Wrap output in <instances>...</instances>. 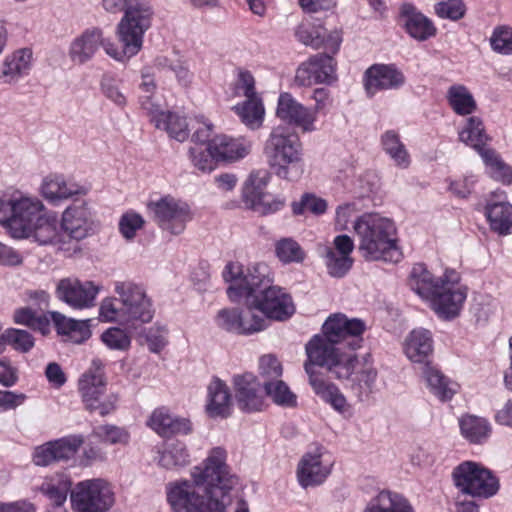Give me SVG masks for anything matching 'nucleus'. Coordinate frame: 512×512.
Instances as JSON below:
<instances>
[{
	"label": "nucleus",
	"mask_w": 512,
	"mask_h": 512,
	"mask_svg": "<svg viewBox=\"0 0 512 512\" xmlns=\"http://www.w3.org/2000/svg\"><path fill=\"white\" fill-rule=\"evenodd\" d=\"M276 116L282 121L299 128L302 133H311L317 129L315 111L298 102L288 92L279 95Z\"/></svg>",
	"instance_id": "obj_22"
},
{
	"label": "nucleus",
	"mask_w": 512,
	"mask_h": 512,
	"mask_svg": "<svg viewBox=\"0 0 512 512\" xmlns=\"http://www.w3.org/2000/svg\"><path fill=\"white\" fill-rule=\"evenodd\" d=\"M57 223L55 214L45 210L24 238L32 237L39 245H53L59 234Z\"/></svg>",
	"instance_id": "obj_43"
},
{
	"label": "nucleus",
	"mask_w": 512,
	"mask_h": 512,
	"mask_svg": "<svg viewBox=\"0 0 512 512\" xmlns=\"http://www.w3.org/2000/svg\"><path fill=\"white\" fill-rule=\"evenodd\" d=\"M6 346H11L14 350L21 353H27L34 347V338L26 330L10 328L4 331Z\"/></svg>",
	"instance_id": "obj_55"
},
{
	"label": "nucleus",
	"mask_w": 512,
	"mask_h": 512,
	"mask_svg": "<svg viewBox=\"0 0 512 512\" xmlns=\"http://www.w3.org/2000/svg\"><path fill=\"white\" fill-rule=\"evenodd\" d=\"M60 228L69 238L84 240L94 231V219L86 201L74 202L61 214Z\"/></svg>",
	"instance_id": "obj_20"
},
{
	"label": "nucleus",
	"mask_w": 512,
	"mask_h": 512,
	"mask_svg": "<svg viewBox=\"0 0 512 512\" xmlns=\"http://www.w3.org/2000/svg\"><path fill=\"white\" fill-rule=\"evenodd\" d=\"M263 387L266 395L278 406L294 408L297 406V396L289 386L280 378L273 381H264Z\"/></svg>",
	"instance_id": "obj_46"
},
{
	"label": "nucleus",
	"mask_w": 512,
	"mask_h": 512,
	"mask_svg": "<svg viewBox=\"0 0 512 512\" xmlns=\"http://www.w3.org/2000/svg\"><path fill=\"white\" fill-rule=\"evenodd\" d=\"M364 512H415V509L403 495L381 491L369 501Z\"/></svg>",
	"instance_id": "obj_36"
},
{
	"label": "nucleus",
	"mask_w": 512,
	"mask_h": 512,
	"mask_svg": "<svg viewBox=\"0 0 512 512\" xmlns=\"http://www.w3.org/2000/svg\"><path fill=\"white\" fill-rule=\"evenodd\" d=\"M405 82L403 73L393 65L375 64L365 72L364 87L368 96L389 89H398Z\"/></svg>",
	"instance_id": "obj_25"
},
{
	"label": "nucleus",
	"mask_w": 512,
	"mask_h": 512,
	"mask_svg": "<svg viewBox=\"0 0 512 512\" xmlns=\"http://www.w3.org/2000/svg\"><path fill=\"white\" fill-rule=\"evenodd\" d=\"M141 107L147 111L155 127L165 130L171 138L183 142L189 137L188 123L184 116L162 111L159 105L150 101V96L141 98Z\"/></svg>",
	"instance_id": "obj_23"
},
{
	"label": "nucleus",
	"mask_w": 512,
	"mask_h": 512,
	"mask_svg": "<svg viewBox=\"0 0 512 512\" xmlns=\"http://www.w3.org/2000/svg\"><path fill=\"white\" fill-rule=\"evenodd\" d=\"M352 375L354 376L351 379V390L360 401H363L373 391L377 371L369 364H361L356 358Z\"/></svg>",
	"instance_id": "obj_41"
},
{
	"label": "nucleus",
	"mask_w": 512,
	"mask_h": 512,
	"mask_svg": "<svg viewBox=\"0 0 512 512\" xmlns=\"http://www.w3.org/2000/svg\"><path fill=\"white\" fill-rule=\"evenodd\" d=\"M409 284L444 320L456 318L467 298V287L460 283V275L455 270H446L443 276L435 278L424 264L418 263L412 268Z\"/></svg>",
	"instance_id": "obj_3"
},
{
	"label": "nucleus",
	"mask_w": 512,
	"mask_h": 512,
	"mask_svg": "<svg viewBox=\"0 0 512 512\" xmlns=\"http://www.w3.org/2000/svg\"><path fill=\"white\" fill-rule=\"evenodd\" d=\"M147 424L160 436L188 435L192 432V424L189 419L175 417L163 407L152 412Z\"/></svg>",
	"instance_id": "obj_29"
},
{
	"label": "nucleus",
	"mask_w": 512,
	"mask_h": 512,
	"mask_svg": "<svg viewBox=\"0 0 512 512\" xmlns=\"http://www.w3.org/2000/svg\"><path fill=\"white\" fill-rule=\"evenodd\" d=\"M143 217L135 212H127L123 214L119 221V230L126 240H132L136 236V232L144 226Z\"/></svg>",
	"instance_id": "obj_62"
},
{
	"label": "nucleus",
	"mask_w": 512,
	"mask_h": 512,
	"mask_svg": "<svg viewBox=\"0 0 512 512\" xmlns=\"http://www.w3.org/2000/svg\"><path fill=\"white\" fill-rule=\"evenodd\" d=\"M277 258L284 264L301 263L306 254L299 243L293 238H282L275 244Z\"/></svg>",
	"instance_id": "obj_48"
},
{
	"label": "nucleus",
	"mask_w": 512,
	"mask_h": 512,
	"mask_svg": "<svg viewBox=\"0 0 512 512\" xmlns=\"http://www.w3.org/2000/svg\"><path fill=\"white\" fill-rule=\"evenodd\" d=\"M403 351L414 362L428 365V358L433 353V338L429 330L415 328L405 337Z\"/></svg>",
	"instance_id": "obj_28"
},
{
	"label": "nucleus",
	"mask_w": 512,
	"mask_h": 512,
	"mask_svg": "<svg viewBox=\"0 0 512 512\" xmlns=\"http://www.w3.org/2000/svg\"><path fill=\"white\" fill-rule=\"evenodd\" d=\"M100 292V286L92 281H80L78 278L66 277L56 285V297L76 310L91 308Z\"/></svg>",
	"instance_id": "obj_16"
},
{
	"label": "nucleus",
	"mask_w": 512,
	"mask_h": 512,
	"mask_svg": "<svg viewBox=\"0 0 512 512\" xmlns=\"http://www.w3.org/2000/svg\"><path fill=\"white\" fill-rule=\"evenodd\" d=\"M240 320L241 310L237 308L221 309L216 316V324L218 327L227 332L239 335L241 332L249 331L248 328H245L243 323H240Z\"/></svg>",
	"instance_id": "obj_52"
},
{
	"label": "nucleus",
	"mask_w": 512,
	"mask_h": 512,
	"mask_svg": "<svg viewBox=\"0 0 512 512\" xmlns=\"http://www.w3.org/2000/svg\"><path fill=\"white\" fill-rule=\"evenodd\" d=\"M99 317L103 322H119L125 325L122 304L118 305L116 298L107 297L102 300L99 307Z\"/></svg>",
	"instance_id": "obj_63"
},
{
	"label": "nucleus",
	"mask_w": 512,
	"mask_h": 512,
	"mask_svg": "<svg viewBox=\"0 0 512 512\" xmlns=\"http://www.w3.org/2000/svg\"><path fill=\"white\" fill-rule=\"evenodd\" d=\"M252 307H256L265 319L284 321L295 312L291 296L279 286L266 287L261 294L255 295L251 300Z\"/></svg>",
	"instance_id": "obj_17"
},
{
	"label": "nucleus",
	"mask_w": 512,
	"mask_h": 512,
	"mask_svg": "<svg viewBox=\"0 0 512 512\" xmlns=\"http://www.w3.org/2000/svg\"><path fill=\"white\" fill-rule=\"evenodd\" d=\"M72 482L68 475L64 473H55L46 476L41 484L38 486V490L53 504L54 506L63 505L66 500L68 493H71Z\"/></svg>",
	"instance_id": "obj_34"
},
{
	"label": "nucleus",
	"mask_w": 512,
	"mask_h": 512,
	"mask_svg": "<svg viewBox=\"0 0 512 512\" xmlns=\"http://www.w3.org/2000/svg\"><path fill=\"white\" fill-rule=\"evenodd\" d=\"M189 157L193 166L201 172H211L215 168L216 156L211 149V142L207 147L202 145L191 147Z\"/></svg>",
	"instance_id": "obj_54"
},
{
	"label": "nucleus",
	"mask_w": 512,
	"mask_h": 512,
	"mask_svg": "<svg viewBox=\"0 0 512 512\" xmlns=\"http://www.w3.org/2000/svg\"><path fill=\"white\" fill-rule=\"evenodd\" d=\"M400 15L404 20L406 32L415 40L425 41L436 34L433 22L419 12L411 3H403Z\"/></svg>",
	"instance_id": "obj_32"
},
{
	"label": "nucleus",
	"mask_w": 512,
	"mask_h": 512,
	"mask_svg": "<svg viewBox=\"0 0 512 512\" xmlns=\"http://www.w3.org/2000/svg\"><path fill=\"white\" fill-rule=\"evenodd\" d=\"M256 307H252L251 299H246V309L241 310V320L240 323L245 325V328H248L249 331L241 332L240 335H251L257 332L262 331L266 327V319L261 313V315L257 314Z\"/></svg>",
	"instance_id": "obj_57"
},
{
	"label": "nucleus",
	"mask_w": 512,
	"mask_h": 512,
	"mask_svg": "<svg viewBox=\"0 0 512 512\" xmlns=\"http://www.w3.org/2000/svg\"><path fill=\"white\" fill-rule=\"evenodd\" d=\"M211 149L216 160L235 162L251 152L252 142L245 137L217 135L211 141Z\"/></svg>",
	"instance_id": "obj_27"
},
{
	"label": "nucleus",
	"mask_w": 512,
	"mask_h": 512,
	"mask_svg": "<svg viewBox=\"0 0 512 512\" xmlns=\"http://www.w3.org/2000/svg\"><path fill=\"white\" fill-rule=\"evenodd\" d=\"M423 379L430 392L441 401L451 400L457 391L458 385L432 366H425Z\"/></svg>",
	"instance_id": "obj_39"
},
{
	"label": "nucleus",
	"mask_w": 512,
	"mask_h": 512,
	"mask_svg": "<svg viewBox=\"0 0 512 512\" xmlns=\"http://www.w3.org/2000/svg\"><path fill=\"white\" fill-rule=\"evenodd\" d=\"M481 158L493 179L506 185L512 183V168L502 160L494 149L483 151Z\"/></svg>",
	"instance_id": "obj_47"
},
{
	"label": "nucleus",
	"mask_w": 512,
	"mask_h": 512,
	"mask_svg": "<svg viewBox=\"0 0 512 512\" xmlns=\"http://www.w3.org/2000/svg\"><path fill=\"white\" fill-rule=\"evenodd\" d=\"M455 487L465 495L478 498H490L499 488V480L483 464L474 461H464L458 464L452 472Z\"/></svg>",
	"instance_id": "obj_11"
},
{
	"label": "nucleus",
	"mask_w": 512,
	"mask_h": 512,
	"mask_svg": "<svg viewBox=\"0 0 512 512\" xmlns=\"http://www.w3.org/2000/svg\"><path fill=\"white\" fill-rule=\"evenodd\" d=\"M102 8L109 14L123 13L116 26V35L121 45L141 50L144 35L151 26L153 10L139 0H102Z\"/></svg>",
	"instance_id": "obj_6"
},
{
	"label": "nucleus",
	"mask_w": 512,
	"mask_h": 512,
	"mask_svg": "<svg viewBox=\"0 0 512 512\" xmlns=\"http://www.w3.org/2000/svg\"><path fill=\"white\" fill-rule=\"evenodd\" d=\"M322 34H325V27L321 23L311 21L301 22L297 25L294 32V35L299 42L314 49L319 47V44L322 43L320 41Z\"/></svg>",
	"instance_id": "obj_49"
},
{
	"label": "nucleus",
	"mask_w": 512,
	"mask_h": 512,
	"mask_svg": "<svg viewBox=\"0 0 512 512\" xmlns=\"http://www.w3.org/2000/svg\"><path fill=\"white\" fill-rule=\"evenodd\" d=\"M270 268L266 263H254L244 271L239 263L230 262L224 270V278L231 282L227 289V295L232 302H238L241 298L253 299L261 294V290L272 286Z\"/></svg>",
	"instance_id": "obj_9"
},
{
	"label": "nucleus",
	"mask_w": 512,
	"mask_h": 512,
	"mask_svg": "<svg viewBox=\"0 0 512 512\" xmlns=\"http://www.w3.org/2000/svg\"><path fill=\"white\" fill-rule=\"evenodd\" d=\"M490 45L493 51L503 54H512V27H496L490 37Z\"/></svg>",
	"instance_id": "obj_60"
},
{
	"label": "nucleus",
	"mask_w": 512,
	"mask_h": 512,
	"mask_svg": "<svg viewBox=\"0 0 512 512\" xmlns=\"http://www.w3.org/2000/svg\"><path fill=\"white\" fill-rule=\"evenodd\" d=\"M46 208L37 197L13 194L0 197V223L7 226L14 238L22 239Z\"/></svg>",
	"instance_id": "obj_8"
},
{
	"label": "nucleus",
	"mask_w": 512,
	"mask_h": 512,
	"mask_svg": "<svg viewBox=\"0 0 512 512\" xmlns=\"http://www.w3.org/2000/svg\"><path fill=\"white\" fill-rule=\"evenodd\" d=\"M100 48L116 61H126L139 53L126 45L118 47L110 38L105 37L103 29L89 27L72 39L68 47V58L74 65H84L91 61Z\"/></svg>",
	"instance_id": "obj_7"
},
{
	"label": "nucleus",
	"mask_w": 512,
	"mask_h": 512,
	"mask_svg": "<svg viewBox=\"0 0 512 512\" xmlns=\"http://www.w3.org/2000/svg\"><path fill=\"white\" fill-rule=\"evenodd\" d=\"M180 478L165 485L171 512H227L229 495L239 485V477L227 464V451L214 447L206 458Z\"/></svg>",
	"instance_id": "obj_1"
},
{
	"label": "nucleus",
	"mask_w": 512,
	"mask_h": 512,
	"mask_svg": "<svg viewBox=\"0 0 512 512\" xmlns=\"http://www.w3.org/2000/svg\"><path fill=\"white\" fill-rule=\"evenodd\" d=\"M461 435L471 444L485 443L492 432L489 421L483 417L466 414L459 419Z\"/></svg>",
	"instance_id": "obj_38"
},
{
	"label": "nucleus",
	"mask_w": 512,
	"mask_h": 512,
	"mask_svg": "<svg viewBox=\"0 0 512 512\" xmlns=\"http://www.w3.org/2000/svg\"><path fill=\"white\" fill-rule=\"evenodd\" d=\"M233 386L236 399L244 411H259L263 406V397L260 394V383L252 373L245 372L233 376Z\"/></svg>",
	"instance_id": "obj_26"
},
{
	"label": "nucleus",
	"mask_w": 512,
	"mask_h": 512,
	"mask_svg": "<svg viewBox=\"0 0 512 512\" xmlns=\"http://www.w3.org/2000/svg\"><path fill=\"white\" fill-rule=\"evenodd\" d=\"M92 436L96 437L103 443L111 445H127L130 440V434L125 428L111 424L95 427L92 431Z\"/></svg>",
	"instance_id": "obj_50"
},
{
	"label": "nucleus",
	"mask_w": 512,
	"mask_h": 512,
	"mask_svg": "<svg viewBox=\"0 0 512 512\" xmlns=\"http://www.w3.org/2000/svg\"><path fill=\"white\" fill-rule=\"evenodd\" d=\"M291 207L295 215H302L305 210L315 215H322L327 211L328 203L313 193H304L299 201L292 203Z\"/></svg>",
	"instance_id": "obj_53"
},
{
	"label": "nucleus",
	"mask_w": 512,
	"mask_h": 512,
	"mask_svg": "<svg viewBox=\"0 0 512 512\" xmlns=\"http://www.w3.org/2000/svg\"><path fill=\"white\" fill-rule=\"evenodd\" d=\"M101 340L111 350L126 351L131 346L130 336L119 327H110L105 330Z\"/></svg>",
	"instance_id": "obj_58"
},
{
	"label": "nucleus",
	"mask_w": 512,
	"mask_h": 512,
	"mask_svg": "<svg viewBox=\"0 0 512 512\" xmlns=\"http://www.w3.org/2000/svg\"><path fill=\"white\" fill-rule=\"evenodd\" d=\"M366 324L358 318L337 313L328 317L322 326V335H315L306 344V373L315 374L314 366L327 368L338 379H349L355 368L356 355L342 353L337 345L345 344L352 350L360 347Z\"/></svg>",
	"instance_id": "obj_2"
},
{
	"label": "nucleus",
	"mask_w": 512,
	"mask_h": 512,
	"mask_svg": "<svg viewBox=\"0 0 512 512\" xmlns=\"http://www.w3.org/2000/svg\"><path fill=\"white\" fill-rule=\"evenodd\" d=\"M380 140L382 149L398 168L407 169L410 166V154L396 131H385Z\"/></svg>",
	"instance_id": "obj_42"
},
{
	"label": "nucleus",
	"mask_w": 512,
	"mask_h": 512,
	"mask_svg": "<svg viewBox=\"0 0 512 512\" xmlns=\"http://www.w3.org/2000/svg\"><path fill=\"white\" fill-rule=\"evenodd\" d=\"M336 80V61L326 53L317 54L303 62L296 70L295 83L308 87L313 84H330Z\"/></svg>",
	"instance_id": "obj_19"
},
{
	"label": "nucleus",
	"mask_w": 512,
	"mask_h": 512,
	"mask_svg": "<svg viewBox=\"0 0 512 512\" xmlns=\"http://www.w3.org/2000/svg\"><path fill=\"white\" fill-rule=\"evenodd\" d=\"M485 215L493 231L506 235L512 230V205L504 200L487 203Z\"/></svg>",
	"instance_id": "obj_37"
},
{
	"label": "nucleus",
	"mask_w": 512,
	"mask_h": 512,
	"mask_svg": "<svg viewBox=\"0 0 512 512\" xmlns=\"http://www.w3.org/2000/svg\"><path fill=\"white\" fill-rule=\"evenodd\" d=\"M325 259L329 275L336 278L343 277L353 264L351 256L337 254L332 248L327 250Z\"/></svg>",
	"instance_id": "obj_56"
},
{
	"label": "nucleus",
	"mask_w": 512,
	"mask_h": 512,
	"mask_svg": "<svg viewBox=\"0 0 512 512\" xmlns=\"http://www.w3.org/2000/svg\"><path fill=\"white\" fill-rule=\"evenodd\" d=\"M101 90L105 97L119 107L127 104V97L122 91L118 80L111 77H104L101 81Z\"/></svg>",
	"instance_id": "obj_64"
},
{
	"label": "nucleus",
	"mask_w": 512,
	"mask_h": 512,
	"mask_svg": "<svg viewBox=\"0 0 512 512\" xmlns=\"http://www.w3.org/2000/svg\"><path fill=\"white\" fill-rule=\"evenodd\" d=\"M145 339L149 350L153 353H159L168 343V329L165 325L156 323L147 330Z\"/></svg>",
	"instance_id": "obj_61"
},
{
	"label": "nucleus",
	"mask_w": 512,
	"mask_h": 512,
	"mask_svg": "<svg viewBox=\"0 0 512 512\" xmlns=\"http://www.w3.org/2000/svg\"><path fill=\"white\" fill-rule=\"evenodd\" d=\"M309 383L314 393L335 410L344 412L347 409L346 398L335 384L327 382L316 374L309 376Z\"/></svg>",
	"instance_id": "obj_40"
},
{
	"label": "nucleus",
	"mask_w": 512,
	"mask_h": 512,
	"mask_svg": "<svg viewBox=\"0 0 512 512\" xmlns=\"http://www.w3.org/2000/svg\"><path fill=\"white\" fill-rule=\"evenodd\" d=\"M263 153L271 171L280 179L297 181L304 174V148L300 136L291 128L274 127L264 143Z\"/></svg>",
	"instance_id": "obj_5"
},
{
	"label": "nucleus",
	"mask_w": 512,
	"mask_h": 512,
	"mask_svg": "<svg viewBox=\"0 0 512 512\" xmlns=\"http://www.w3.org/2000/svg\"><path fill=\"white\" fill-rule=\"evenodd\" d=\"M154 462L162 469L177 470L190 463L187 445L179 440L155 448Z\"/></svg>",
	"instance_id": "obj_33"
},
{
	"label": "nucleus",
	"mask_w": 512,
	"mask_h": 512,
	"mask_svg": "<svg viewBox=\"0 0 512 512\" xmlns=\"http://www.w3.org/2000/svg\"><path fill=\"white\" fill-rule=\"evenodd\" d=\"M233 109L248 128L255 130L262 126L265 109L259 97L246 98Z\"/></svg>",
	"instance_id": "obj_45"
},
{
	"label": "nucleus",
	"mask_w": 512,
	"mask_h": 512,
	"mask_svg": "<svg viewBox=\"0 0 512 512\" xmlns=\"http://www.w3.org/2000/svg\"><path fill=\"white\" fill-rule=\"evenodd\" d=\"M446 98L450 107L457 115H471L477 110V103L473 94L462 84L450 86L447 90Z\"/></svg>",
	"instance_id": "obj_44"
},
{
	"label": "nucleus",
	"mask_w": 512,
	"mask_h": 512,
	"mask_svg": "<svg viewBox=\"0 0 512 512\" xmlns=\"http://www.w3.org/2000/svg\"><path fill=\"white\" fill-rule=\"evenodd\" d=\"M353 230L359 241V252L365 260L393 263L401 260L396 227L391 219L379 213H364L356 217Z\"/></svg>",
	"instance_id": "obj_4"
},
{
	"label": "nucleus",
	"mask_w": 512,
	"mask_h": 512,
	"mask_svg": "<svg viewBox=\"0 0 512 512\" xmlns=\"http://www.w3.org/2000/svg\"><path fill=\"white\" fill-rule=\"evenodd\" d=\"M33 54L30 49L23 48L7 55L0 68V79L5 84H15L20 78L29 74L32 68Z\"/></svg>",
	"instance_id": "obj_30"
},
{
	"label": "nucleus",
	"mask_w": 512,
	"mask_h": 512,
	"mask_svg": "<svg viewBox=\"0 0 512 512\" xmlns=\"http://www.w3.org/2000/svg\"><path fill=\"white\" fill-rule=\"evenodd\" d=\"M84 443L82 435H69L46 442L34 448L33 463L37 466H48L54 462L69 460L78 452Z\"/></svg>",
	"instance_id": "obj_21"
},
{
	"label": "nucleus",
	"mask_w": 512,
	"mask_h": 512,
	"mask_svg": "<svg viewBox=\"0 0 512 512\" xmlns=\"http://www.w3.org/2000/svg\"><path fill=\"white\" fill-rule=\"evenodd\" d=\"M333 463L323 447L306 452L297 466V480L301 487L322 484L330 475Z\"/></svg>",
	"instance_id": "obj_18"
},
{
	"label": "nucleus",
	"mask_w": 512,
	"mask_h": 512,
	"mask_svg": "<svg viewBox=\"0 0 512 512\" xmlns=\"http://www.w3.org/2000/svg\"><path fill=\"white\" fill-rule=\"evenodd\" d=\"M459 140L475 149L480 156H482L483 151L491 149L486 147L490 137L486 133L482 119L478 116H470L466 120L464 126L459 131Z\"/></svg>",
	"instance_id": "obj_35"
},
{
	"label": "nucleus",
	"mask_w": 512,
	"mask_h": 512,
	"mask_svg": "<svg viewBox=\"0 0 512 512\" xmlns=\"http://www.w3.org/2000/svg\"><path fill=\"white\" fill-rule=\"evenodd\" d=\"M147 207L156 224L173 235L181 234L193 218L190 206L170 195L150 201Z\"/></svg>",
	"instance_id": "obj_14"
},
{
	"label": "nucleus",
	"mask_w": 512,
	"mask_h": 512,
	"mask_svg": "<svg viewBox=\"0 0 512 512\" xmlns=\"http://www.w3.org/2000/svg\"><path fill=\"white\" fill-rule=\"evenodd\" d=\"M435 13L442 19L457 21L466 14V5L462 0H444L435 4Z\"/></svg>",
	"instance_id": "obj_59"
},
{
	"label": "nucleus",
	"mask_w": 512,
	"mask_h": 512,
	"mask_svg": "<svg viewBox=\"0 0 512 512\" xmlns=\"http://www.w3.org/2000/svg\"><path fill=\"white\" fill-rule=\"evenodd\" d=\"M156 64L159 67L169 68L181 86L188 87L193 81V73L190 71L189 65L180 58L159 57L156 59Z\"/></svg>",
	"instance_id": "obj_51"
},
{
	"label": "nucleus",
	"mask_w": 512,
	"mask_h": 512,
	"mask_svg": "<svg viewBox=\"0 0 512 512\" xmlns=\"http://www.w3.org/2000/svg\"><path fill=\"white\" fill-rule=\"evenodd\" d=\"M40 194L50 204L58 205L75 196L86 195L87 189L61 174H49L42 180Z\"/></svg>",
	"instance_id": "obj_24"
},
{
	"label": "nucleus",
	"mask_w": 512,
	"mask_h": 512,
	"mask_svg": "<svg viewBox=\"0 0 512 512\" xmlns=\"http://www.w3.org/2000/svg\"><path fill=\"white\" fill-rule=\"evenodd\" d=\"M267 184L266 173H251L243 187L242 196L245 206L255 213L265 216L280 211L285 206V199L272 197L264 192Z\"/></svg>",
	"instance_id": "obj_15"
},
{
	"label": "nucleus",
	"mask_w": 512,
	"mask_h": 512,
	"mask_svg": "<svg viewBox=\"0 0 512 512\" xmlns=\"http://www.w3.org/2000/svg\"><path fill=\"white\" fill-rule=\"evenodd\" d=\"M106 390V379L100 360H93L92 366L79 378L78 391L85 408L100 416H106L116 410L118 395L110 393L103 399L101 396Z\"/></svg>",
	"instance_id": "obj_10"
},
{
	"label": "nucleus",
	"mask_w": 512,
	"mask_h": 512,
	"mask_svg": "<svg viewBox=\"0 0 512 512\" xmlns=\"http://www.w3.org/2000/svg\"><path fill=\"white\" fill-rule=\"evenodd\" d=\"M70 501L73 512H108L115 504V493L105 479H87L73 487Z\"/></svg>",
	"instance_id": "obj_13"
},
{
	"label": "nucleus",
	"mask_w": 512,
	"mask_h": 512,
	"mask_svg": "<svg viewBox=\"0 0 512 512\" xmlns=\"http://www.w3.org/2000/svg\"><path fill=\"white\" fill-rule=\"evenodd\" d=\"M232 411V399L228 386L218 377H213L207 386L206 412L210 417L227 418Z\"/></svg>",
	"instance_id": "obj_31"
},
{
	"label": "nucleus",
	"mask_w": 512,
	"mask_h": 512,
	"mask_svg": "<svg viewBox=\"0 0 512 512\" xmlns=\"http://www.w3.org/2000/svg\"><path fill=\"white\" fill-rule=\"evenodd\" d=\"M114 290L122 304L125 326L137 328L152 321L155 309L142 285L132 281H119L115 283Z\"/></svg>",
	"instance_id": "obj_12"
}]
</instances>
